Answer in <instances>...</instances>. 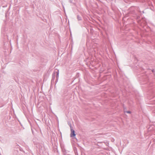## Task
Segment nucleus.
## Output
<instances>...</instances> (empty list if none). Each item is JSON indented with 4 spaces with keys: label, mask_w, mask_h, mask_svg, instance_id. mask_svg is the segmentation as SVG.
Returning a JSON list of instances; mask_svg holds the SVG:
<instances>
[{
    "label": "nucleus",
    "mask_w": 155,
    "mask_h": 155,
    "mask_svg": "<svg viewBox=\"0 0 155 155\" xmlns=\"http://www.w3.org/2000/svg\"><path fill=\"white\" fill-rule=\"evenodd\" d=\"M126 112L127 113L130 114L131 113V112L130 111H128Z\"/></svg>",
    "instance_id": "obj_2"
},
{
    "label": "nucleus",
    "mask_w": 155,
    "mask_h": 155,
    "mask_svg": "<svg viewBox=\"0 0 155 155\" xmlns=\"http://www.w3.org/2000/svg\"><path fill=\"white\" fill-rule=\"evenodd\" d=\"M71 137H72L73 136H75L76 135V134H75L74 131L73 130L71 129Z\"/></svg>",
    "instance_id": "obj_1"
}]
</instances>
